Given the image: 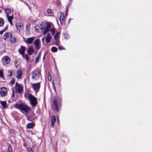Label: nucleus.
Returning a JSON list of instances; mask_svg holds the SVG:
<instances>
[{
	"instance_id": "nucleus-1",
	"label": "nucleus",
	"mask_w": 152,
	"mask_h": 152,
	"mask_svg": "<svg viewBox=\"0 0 152 152\" xmlns=\"http://www.w3.org/2000/svg\"><path fill=\"white\" fill-rule=\"evenodd\" d=\"M14 107L20 110L25 113H27L30 111L31 108L30 107L28 106L25 103H21L20 104H14Z\"/></svg>"
},
{
	"instance_id": "nucleus-2",
	"label": "nucleus",
	"mask_w": 152,
	"mask_h": 152,
	"mask_svg": "<svg viewBox=\"0 0 152 152\" xmlns=\"http://www.w3.org/2000/svg\"><path fill=\"white\" fill-rule=\"evenodd\" d=\"M41 30L42 31V34L43 35L46 34L49 30L51 32L52 35H53L55 33V29L54 28H51V26L49 24L47 25L44 28H43L41 25L39 27Z\"/></svg>"
},
{
	"instance_id": "nucleus-3",
	"label": "nucleus",
	"mask_w": 152,
	"mask_h": 152,
	"mask_svg": "<svg viewBox=\"0 0 152 152\" xmlns=\"http://www.w3.org/2000/svg\"><path fill=\"white\" fill-rule=\"evenodd\" d=\"M32 79L35 80H38L42 79V75L40 71L35 70L31 73Z\"/></svg>"
},
{
	"instance_id": "nucleus-4",
	"label": "nucleus",
	"mask_w": 152,
	"mask_h": 152,
	"mask_svg": "<svg viewBox=\"0 0 152 152\" xmlns=\"http://www.w3.org/2000/svg\"><path fill=\"white\" fill-rule=\"evenodd\" d=\"M29 97L30 103L31 107L36 106L37 102V98L32 95L29 96Z\"/></svg>"
},
{
	"instance_id": "nucleus-5",
	"label": "nucleus",
	"mask_w": 152,
	"mask_h": 152,
	"mask_svg": "<svg viewBox=\"0 0 152 152\" xmlns=\"http://www.w3.org/2000/svg\"><path fill=\"white\" fill-rule=\"evenodd\" d=\"M15 87H16L15 91L16 92L20 94L23 91V89L22 86L17 83H16Z\"/></svg>"
},
{
	"instance_id": "nucleus-6",
	"label": "nucleus",
	"mask_w": 152,
	"mask_h": 152,
	"mask_svg": "<svg viewBox=\"0 0 152 152\" xmlns=\"http://www.w3.org/2000/svg\"><path fill=\"white\" fill-rule=\"evenodd\" d=\"M31 87L34 91L36 92H37L40 88V84L39 83L32 84L31 85Z\"/></svg>"
},
{
	"instance_id": "nucleus-7",
	"label": "nucleus",
	"mask_w": 152,
	"mask_h": 152,
	"mask_svg": "<svg viewBox=\"0 0 152 152\" xmlns=\"http://www.w3.org/2000/svg\"><path fill=\"white\" fill-rule=\"evenodd\" d=\"M7 90L5 87H2L0 88V95L1 96H4L7 95Z\"/></svg>"
},
{
	"instance_id": "nucleus-8",
	"label": "nucleus",
	"mask_w": 152,
	"mask_h": 152,
	"mask_svg": "<svg viewBox=\"0 0 152 152\" xmlns=\"http://www.w3.org/2000/svg\"><path fill=\"white\" fill-rule=\"evenodd\" d=\"M10 61V58L7 56H4L2 59V61L4 64H8Z\"/></svg>"
},
{
	"instance_id": "nucleus-9",
	"label": "nucleus",
	"mask_w": 152,
	"mask_h": 152,
	"mask_svg": "<svg viewBox=\"0 0 152 152\" xmlns=\"http://www.w3.org/2000/svg\"><path fill=\"white\" fill-rule=\"evenodd\" d=\"M16 26L17 29L19 31L23 30V26L21 23H16Z\"/></svg>"
},
{
	"instance_id": "nucleus-10",
	"label": "nucleus",
	"mask_w": 152,
	"mask_h": 152,
	"mask_svg": "<svg viewBox=\"0 0 152 152\" xmlns=\"http://www.w3.org/2000/svg\"><path fill=\"white\" fill-rule=\"evenodd\" d=\"M35 47L37 50L40 48V42L38 39H37L34 41Z\"/></svg>"
},
{
	"instance_id": "nucleus-11",
	"label": "nucleus",
	"mask_w": 152,
	"mask_h": 152,
	"mask_svg": "<svg viewBox=\"0 0 152 152\" xmlns=\"http://www.w3.org/2000/svg\"><path fill=\"white\" fill-rule=\"evenodd\" d=\"M58 101L57 100H54L53 102L54 109L56 111H58Z\"/></svg>"
},
{
	"instance_id": "nucleus-12",
	"label": "nucleus",
	"mask_w": 152,
	"mask_h": 152,
	"mask_svg": "<svg viewBox=\"0 0 152 152\" xmlns=\"http://www.w3.org/2000/svg\"><path fill=\"white\" fill-rule=\"evenodd\" d=\"M56 121V118L55 115L53 116L51 118V126L52 127H54V124Z\"/></svg>"
},
{
	"instance_id": "nucleus-13",
	"label": "nucleus",
	"mask_w": 152,
	"mask_h": 152,
	"mask_svg": "<svg viewBox=\"0 0 152 152\" xmlns=\"http://www.w3.org/2000/svg\"><path fill=\"white\" fill-rule=\"evenodd\" d=\"M25 50V47L23 46H21L20 48L18 50V51L21 54L23 55L24 54Z\"/></svg>"
},
{
	"instance_id": "nucleus-14",
	"label": "nucleus",
	"mask_w": 152,
	"mask_h": 152,
	"mask_svg": "<svg viewBox=\"0 0 152 152\" xmlns=\"http://www.w3.org/2000/svg\"><path fill=\"white\" fill-rule=\"evenodd\" d=\"M22 74V71L21 70H18L16 72V77L17 78L20 79L21 78Z\"/></svg>"
},
{
	"instance_id": "nucleus-15",
	"label": "nucleus",
	"mask_w": 152,
	"mask_h": 152,
	"mask_svg": "<svg viewBox=\"0 0 152 152\" xmlns=\"http://www.w3.org/2000/svg\"><path fill=\"white\" fill-rule=\"evenodd\" d=\"M65 19V18L64 14L63 12H61L60 13V18L59 19L61 23H63Z\"/></svg>"
},
{
	"instance_id": "nucleus-16",
	"label": "nucleus",
	"mask_w": 152,
	"mask_h": 152,
	"mask_svg": "<svg viewBox=\"0 0 152 152\" xmlns=\"http://www.w3.org/2000/svg\"><path fill=\"white\" fill-rule=\"evenodd\" d=\"M12 35L11 34L9 33H7L5 34L3 36V38L4 39L6 40L7 39H8L11 37Z\"/></svg>"
},
{
	"instance_id": "nucleus-17",
	"label": "nucleus",
	"mask_w": 152,
	"mask_h": 152,
	"mask_svg": "<svg viewBox=\"0 0 152 152\" xmlns=\"http://www.w3.org/2000/svg\"><path fill=\"white\" fill-rule=\"evenodd\" d=\"M7 17L11 25H12V21L13 18V15L9 16V15L7 16Z\"/></svg>"
},
{
	"instance_id": "nucleus-18",
	"label": "nucleus",
	"mask_w": 152,
	"mask_h": 152,
	"mask_svg": "<svg viewBox=\"0 0 152 152\" xmlns=\"http://www.w3.org/2000/svg\"><path fill=\"white\" fill-rule=\"evenodd\" d=\"M34 50L32 47H30L28 50V54L31 55L34 52Z\"/></svg>"
},
{
	"instance_id": "nucleus-19",
	"label": "nucleus",
	"mask_w": 152,
	"mask_h": 152,
	"mask_svg": "<svg viewBox=\"0 0 152 152\" xmlns=\"http://www.w3.org/2000/svg\"><path fill=\"white\" fill-rule=\"evenodd\" d=\"M51 38L52 37L51 36L50 34H48L45 39L46 42L47 43H49L50 42Z\"/></svg>"
},
{
	"instance_id": "nucleus-20",
	"label": "nucleus",
	"mask_w": 152,
	"mask_h": 152,
	"mask_svg": "<svg viewBox=\"0 0 152 152\" xmlns=\"http://www.w3.org/2000/svg\"><path fill=\"white\" fill-rule=\"evenodd\" d=\"M34 40V38L33 37L28 38L27 39V43L28 44H31Z\"/></svg>"
},
{
	"instance_id": "nucleus-21",
	"label": "nucleus",
	"mask_w": 152,
	"mask_h": 152,
	"mask_svg": "<svg viewBox=\"0 0 152 152\" xmlns=\"http://www.w3.org/2000/svg\"><path fill=\"white\" fill-rule=\"evenodd\" d=\"M10 41L12 43L14 44L16 41V39L15 37L11 36L10 38Z\"/></svg>"
},
{
	"instance_id": "nucleus-22",
	"label": "nucleus",
	"mask_w": 152,
	"mask_h": 152,
	"mask_svg": "<svg viewBox=\"0 0 152 152\" xmlns=\"http://www.w3.org/2000/svg\"><path fill=\"white\" fill-rule=\"evenodd\" d=\"M11 10L9 8L6 9L5 10V13L6 14V15H9L11 13Z\"/></svg>"
},
{
	"instance_id": "nucleus-23",
	"label": "nucleus",
	"mask_w": 152,
	"mask_h": 152,
	"mask_svg": "<svg viewBox=\"0 0 152 152\" xmlns=\"http://www.w3.org/2000/svg\"><path fill=\"white\" fill-rule=\"evenodd\" d=\"M34 124H33L29 123L27 125V128L28 129H31L34 126Z\"/></svg>"
},
{
	"instance_id": "nucleus-24",
	"label": "nucleus",
	"mask_w": 152,
	"mask_h": 152,
	"mask_svg": "<svg viewBox=\"0 0 152 152\" xmlns=\"http://www.w3.org/2000/svg\"><path fill=\"white\" fill-rule=\"evenodd\" d=\"M54 45L56 46H58L59 45V42L58 39H54L53 42Z\"/></svg>"
},
{
	"instance_id": "nucleus-25",
	"label": "nucleus",
	"mask_w": 152,
	"mask_h": 152,
	"mask_svg": "<svg viewBox=\"0 0 152 152\" xmlns=\"http://www.w3.org/2000/svg\"><path fill=\"white\" fill-rule=\"evenodd\" d=\"M60 35V33L58 32L56 33L55 35L54 39H58Z\"/></svg>"
},
{
	"instance_id": "nucleus-26",
	"label": "nucleus",
	"mask_w": 152,
	"mask_h": 152,
	"mask_svg": "<svg viewBox=\"0 0 152 152\" xmlns=\"http://www.w3.org/2000/svg\"><path fill=\"white\" fill-rule=\"evenodd\" d=\"M0 103L4 108L7 106V103L5 101H1Z\"/></svg>"
},
{
	"instance_id": "nucleus-27",
	"label": "nucleus",
	"mask_w": 152,
	"mask_h": 152,
	"mask_svg": "<svg viewBox=\"0 0 152 152\" xmlns=\"http://www.w3.org/2000/svg\"><path fill=\"white\" fill-rule=\"evenodd\" d=\"M4 23V20L2 18H0V27L3 26Z\"/></svg>"
},
{
	"instance_id": "nucleus-28",
	"label": "nucleus",
	"mask_w": 152,
	"mask_h": 152,
	"mask_svg": "<svg viewBox=\"0 0 152 152\" xmlns=\"http://www.w3.org/2000/svg\"><path fill=\"white\" fill-rule=\"evenodd\" d=\"M57 48L56 47H53L51 48V51L53 52H56L57 51Z\"/></svg>"
},
{
	"instance_id": "nucleus-29",
	"label": "nucleus",
	"mask_w": 152,
	"mask_h": 152,
	"mask_svg": "<svg viewBox=\"0 0 152 152\" xmlns=\"http://www.w3.org/2000/svg\"><path fill=\"white\" fill-rule=\"evenodd\" d=\"M7 150L8 152H12V147L10 144L8 145Z\"/></svg>"
},
{
	"instance_id": "nucleus-30",
	"label": "nucleus",
	"mask_w": 152,
	"mask_h": 152,
	"mask_svg": "<svg viewBox=\"0 0 152 152\" xmlns=\"http://www.w3.org/2000/svg\"><path fill=\"white\" fill-rule=\"evenodd\" d=\"M23 57L25 58L27 61H28L29 60V58H28V55L27 54L24 55L23 54V55H22Z\"/></svg>"
},
{
	"instance_id": "nucleus-31",
	"label": "nucleus",
	"mask_w": 152,
	"mask_h": 152,
	"mask_svg": "<svg viewBox=\"0 0 152 152\" xmlns=\"http://www.w3.org/2000/svg\"><path fill=\"white\" fill-rule=\"evenodd\" d=\"M41 25L43 27V26L41 24H40V26L39 27V28L40 29H38L37 28H35V31L37 32H41V31H40V30H41L42 31V30H41L39 28L40 27H41Z\"/></svg>"
},
{
	"instance_id": "nucleus-32",
	"label": "nucleus",
	"mask_w": 152,
	"mask_h": 152,
	"mask_svg": "<svg viewBox=\"0 0 152 152\" xmlns=\"http://www.w3.org/2000/svg\"><path fill=\"white\" fill-rule=\"evenodd\" d=\"M39 55H40V53H39V54L37 57L36 58L35 60V63H37L38 62V61H39Z\"/></svg>"
},
{
	"instance_id": "nucleus-33",
	"label": "nucleus",
	"mask_w": 152,
	"mask_h": 152,
	"mask_svg": "<svg viewBox=\"0 0 152 152\" xmlns=\"http://www.w3.org/2000/svg\"><path fill=\"white\" fill-rule=\"evenodd\" d=\"M0 77H4L3 70L2 69L0 70Z\"/></svg>"
},
{
	"instance_id": "nucleus-34",
	"label": "nucleus",
	"mask_w": 152,
	"mask_h": 152,
	"mask_svg": "<svg viewBox=\"0 0 152 152\" xmlns=\"http://www.w3.org/2000/svg\"><path fill=\"white\" fill-rule=\"evenodd\" d=\"M30 95H32V94H25L24 96L26 98H28L29 99V96H30Z\"/></svg>"
},
{
	"instance_id": "nucleus-35",
	"label": "nucleus",
	"mask_w": 152,
	"mask_h": 152,
	"mask_svg": "<svg viewBox=\"0 0 152 152\" xmlns=\"http://www.w3.org/2000/svg\"><path fill=\"white\" fill-rule=\"evenodd\" d=\"M14 64L16 67L18 66L19 64V62L17 61H16L14 62Z\"/></svg>"
},
{
	"instance_id": "nucleus-36",
	"label": "nucleus",
	"mask_w": 152,
	"mask_h": 152,
	"mask_svg": "<svg viewBox=\"0 0 152 152\" xmlns=\"http://www.w3.org/2000/svg\"><path fill=\"white\" fill-rule=\"evenodd\" d=\"M27 149L28 152H33L32 148H27Z\"/></svg>"
},
{
	"instance_id": "nucleus-37",
	"label": "nucleus",
	"mask_w": 152,
	"mask_h": 152,
	"mask_svg": "<svg viewBox=\"0 0 152 152\" xmlns=\"http://www.w3.org/2000/svg\"><path fill=\"white\" fill-rule=\"evenodd\" d=\"M48 80L49 81H50L51 80V76L50 75L49 73L48 74Z\"/></svg>"
},
{
	"instance_id": "nucleus-38",
	"label": "nucleus",
	"mask_w": 152,
	"mask_h": 152,
	"mask_svg": "<svg viewBox=\"0 0 152 152\" xmlns=\"http://www.w3.org/2000/svg\"><path fill=\"white\" fill-rule=\"evenodd\" d=\"M47 12L49 14H50L52 12V10L50 9H48L47 10Z\"/></svg>"
},
{
	"instance_id": "nucleus-39",
	"label": "nucleus",
	"mask_w": 152,
	"mask_h": 152,
	"mask_svg": "<svg viewBox=\"0 0 152 152\" xmlns=\"http://www.w3.org/2000/svg\"><path fill=\"white\" fill-rule=\"evenodd\" d=\"M8 76H11L12 75V72L10 71H9L8 72Z\"/></svg>"
},
{
	"instance_id": "nucleus-40",
	"label": "nucleus",
	"mask_w": 152,
	"mask_h": 152,
	"mask_svg": "<svg viewBox=\"0 0 152 152\" xmlns=\"http://www.w3.org/2000/svg\"><path fill=\"white\" fill-rule=\"evenodd\" d=\"M10 83L11 84H14L15 83V81L14 79H12V80L10 81Z\"/></svg>"
},
{
	"instance_id": "nucleus-41",
	"label": "nucleus",
	"mask_w": 152,
	"mask_h": 152,
	"mask_svg": "<svg viewBox=\"0 0 152 152\" xmlns=\"http://www.w3.org/2000/svg\"><path fill=\"white\" fill-rule=\"evenodd\" d=\"M58 48L59 50H61L63 49V47L62 46H59Z\"/></svg>"
},
{
	"instance_id": "nucleus-42",
	"label": "nucleus",
	"mask_w": 152,
	"mask_h": 152,
	"mask_svg": "<svg viewBox=\"0 0 152 152\" xmlns=\"http://www.w3.org/2000/svg\"><path fill=\"white\" fill-rule=\"evenodd\" d=\"M8 28V26H6L5 28H4V29H3V31H4L5 30H7Z\"/></svg>"
},
{
	"instance_id": "nucleus-43",
	"label": "nucleus",
	"mask_w": 152,
	"mask_h": 152,
	"mask_svg": "<svg viewBox=\"0 0 152 152\" xmlns=\"http://www.w3.org/2000/svg\"><path fill=\"white\" fill-rule=\"evenodd\" d=\"M4 32V31L3 30H2V31H0V34H2Z\"/></svg>"
},
{
	"instance_id": "nucleus-44",
	"label": "nucleus",
	"mask_w": 152,
	"mask_h": 152,
	"mask_svg": "<svg viewBox=\"0 0 152 152\" xmlns=\"http://www.w3.org/2000/svg\"><path fill=\"white\" fill-rule=\"evenodd\" d=\"M57 3L58 5H59L60 4V2L59 1H57Z\"/></svg>"
},
{
	"instance_id": "nucleus-45",
	"label": "nucleus",
	"mask_w": 152,
	"mask_h": 152,
	"mask_svg": "<svg viewBox=\"0 0 152 152\" xmlns=\"http://www.w3.org/2000/svg\"><path fill=\"white\" fill-rule=\"evenodd\" d=\"M44 39H45V38H43L42 39V40L43 42L44 41Z\"/></svg>"
},
{
	"instance_id": "nucleus-46",
	"label": "nucleus",
	"mask_w": 152,
	"mask_h": 152,
	"mask_svg": "<svg viewBox=\"0 0 152 152\" xmlns=\"http://www.w3.org/2000/svg\"><path fill=\"white\" fill-rule=\"evenodd\" d=\"M68 12V8H67L66 10V12L67 13Z\"/></svg>"
},
{
	"instance_id": "nucleus-47",
	"label": "nucleus",
	"mask_w": 152,
	"mask_h": 152,
	"mask_svg": "<svg viewBox=\"0 0 152 152\" xmlns=\"http://www.w3.org/2000/svg\"><path fill=\"white\" fill-rule=\"evenodd\" d=\"M14 96V93L13 92V94H12V97H13Z\"/></svg>"
},
{
	"instance_id": "nucleus-48",
	"label": "nucleus",
	"mask_w": 152,
	"mask_h": 152,
	"mask_svg": "<svg viewBox=\"0 0 152 152\" xmlns=\"http://www.w3.org/2000/svg\"><path fill=\"white\" fill-rule=\"evenodd\" d=\"M65 15H66V16H67V13L66 12V13H65Z\"/></svg>"
},
{
	"instance_id": "nucleus-49",
	"label": "nucleus",
	"mask_w": 152,
	"mask_h": 152,
	"mask_svg": "<svg viewBox=\"0 0 152 152\" xmlns=\"http://www.w3.org/2000/svg\"><path fill=\"white\" fill-rule=\"evenodd\" d=\"M53 87H54V89L55 90H56V88H55V87L54 86V85H53Z\"/></svg>"
},
{
	"instance_id": "nucleus-50",
	"label": "nucleus",
	"mask_w": 152,
	"mask_h": 152,
	"mask_svg": "<svg viewBox=\"0 0 152 152\" xmlns=\"http://www.w3.org/2000/svg\"><path fill=\"white\" fill-rule=\"evenodd\" d=\"M1 12V9L0 8V12Z\"/></svg>"
},
{
	"instance_id": "nucleus-51",
	"label": "nucleus",
	"mask_w": 152,
	"mask_h": 152,
	"mask_svg": "<svg viewBox=\"0 0 152 152\" xmlns=\"http://www.w3.org/2000/svg\"><path fill=\"white\" fill-rule=\"evenodd\" d=\"M57 121H58V122H59V120H57Z\"/></svg>"
},
{
	"instance_id": "nucleus-52",
	"label": "nucleus",
	"mask_w": 152,
	"mask_h": 152,
	"mask_svg": "<svg viewBox=\"0 0 152 152\" xmlns=\"http://www.w3.org/2000/svg\"><path fill=\"white\" fill-rule=\"evenodd\" d=\"M43 59H44V57L43 58Z\"/></svg>"
},
{
	"instance_id": "nucleus-53",
	"label": "nucleus",
	"mask_w": 152,
	"mask_h": 152,
	"mask_svg": "<svg viewBox=\"0 0 152 152\" xmlns=\"http://www.w3.org/2000/svg\"><path fill=\"white\" fill-rule=\"evenodd\" d=\"M70 20V19H69V21Z\"/></svg>"
}]
</instances>
